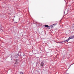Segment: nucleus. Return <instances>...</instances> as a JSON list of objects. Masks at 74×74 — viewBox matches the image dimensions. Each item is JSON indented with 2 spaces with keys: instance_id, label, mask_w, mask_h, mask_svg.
<instances>
[{
  "instance_id": "nucleus-4",
  "label": "nucleus",
  "mask_w": 74,
  "mask_h": 74,
  "mask_svg": "<svg viewBox=\"0 0 74 74\" xmlns=\"http://www.w3.org/2000/svg\"><path fill=\"white\" fill-rule=\"evenodd\" d=\"M45 26L46 27H49V26H48V25H45Z\"/></svg>"
},
{
  "instance_id": "nucleus-2",
  "label": "nucleus",
  "mask_w": 74,
  "mask_h": 74,
  "mask_svg": "<svg viewBox=\"0 0 74 74\" xmlns=\"http://www.w3.org/2000/svg\"><path fill=\"white\" fill-rule=\"evenodd\" d=\"M44 65V63L42 62H41V63H40V66L41 67H43V66H43Z\"/></svg>"
},
{
  "instance_id": "nucleus-5",
  "label": "nucleus",
  "mask_w": 74,
  "mask_h": 74,
  "mask_svg": "<svg viewBox=\"0 0 74 74\" xmlns=\"http://www.w3.org/2000/svg\"><path fill=\"white\" fill-rule=\"evenodd\" d=\"M69 40H68V39L67 40H65L64 41V42H68V41H69Z\"/></svg>"
},
{
  "instance_id": "nucleus-1",
  "label": "nucleus",
  "mask_w": 74,
  "mask_h": 74,
  "mask_svg": "<svg viewBox=\"0 0 74 74\" xmlns=\"http://www.w3.org/2000/svg\"><path fill=\"white\" fill-rule=\"evenodd\" d=\"M74 38V36H72L69 37V38L68 39V40H69L70 39H73V38Z\"/></svg>"
},
{
  "instance_id": "nucleus-6",
  "label": "nucleus",
  "mask_w": 74,
  "mask_h": 74,
  "mask_svg": "<svg viewBox=\"0 0 74 74\" xmlns=\"http://www.w3.org/2000/svg\"><path fill=\"white\" fill-rule=\"evenodd\" d=\"M20 74H23V73L22 72H21L20 73Z\"/></svg>"
},
{
  "instance_id": "nucleus-3",
  "label": "nucleus",
  "mask_w": 74,
  "mask_h": 74,
  "mask_svg": "<svg viewBox=\"0 0 74 74\" xmlns=\"http://www.w3.org/2000/svg\"><path fill=\"white\" fill-rule=\"evenodd\" d=\"M56 25V24H54L53 25H51L49 27H51V28H52L53 27V25Z\"/></svg>"
},
{
  "instance_id": "nucleus-7",
  "label": "nucleus",
  "mask_w": 74,
  "mask_h": 74,
  "mask_svg": "<svg viewBox=\"0 0 74 74\" xmlns=\"http://www.w3.org/2000/svg\"><path fill=\"white\" fill-rule=\"evenodd\" d=\"M5 5V4H3V5Z\"/></svg>"
}]
</instances>
